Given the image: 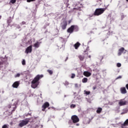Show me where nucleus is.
<instances>
[{"label":"nucleus","mask_w":128,"mask_h":128,"mask_svg":"<svg viewBox=\"0 0 128 128\" xmlns=\"http://www.w3.org/2000/svg\"><path fill=\"white\" fill-rule=\"evenodd\" d=\"M32 46L30 45L26 48L25 50V52L26 54H29V52L30 53L32 52Z\"/></svg>","instance_id":"obj_7"},{"label":"nucleus","mask_w":128,"mask_h":128,"mask_svg":"<svg viewBox=\"0 0 128 128\" xmlns=\"http://www.w3.org/2000/svg\"><path fill=\"white\" fill-rule=\"evenodd\" d=\"M121 18H122V20H124V14L122 15Z\"/></svg>","instance_id":"obj_34"},{"label":"nucleus","mask_w":128,"mask_h":128,"mask_svg":"<svg viewBox=\"0 0 128 128\" xmlns=\"http://www.w3.org/2000/svg\"><path fill=\"white\" fill-rule=\"evenodd\" d=\"M116 66H118V68H120V66H122V64L120 63H118L116 64Z\"/></svg>","instance_id":"obj_28"},{"label":"nucleus","mask_w":128,"mask_h":128,"mask_svg":"<svg viewBox=\"0 0 128 128\" xmlns=\"http://www.w3.org/2000/svg\"><path fill=\"white\" fill-rule=\"evenodd\" d=\"M41 42H36L34 44V48H38L40 46V45Z\"/></svg>","instance_id":"obj_15"},{"label":"nucleus","mask_w":128,"mask_h":128,"mask_svg":"<svg viewBox=\"0 0 128 128\" xmlns=\"http://www.w3.org/2000/svg\"><path fill=\"white\" fill-rule=\"evenodd\" d=\"M2 18V16H0V20Z\"/></svg>","instance_id":"obj_43"},{"label":"nucleus","mask_w":128,"mask_h":128,"mask_svg":"<svg viewBox=\"0 0 128 128\" xmlns=\"http://www.w3.org/2000/svg\"><path fill=\"white\" fill-rule=\"evenodd\" d=\"M118 78H122V76H120L116 78V80H118Z\"/></svg>","instance_id":"obj_35"},{"label":"nucleus","mask_w":128,"mask_h":128,"mask_svg":"<svg viewBox=\"0 0 128 128\" xmlns=\"http://www.w3.org/2000/svg\"><path fill=\"white\" fill-rule=\"evenodd\" d=\"M74 25L71 26L67 30V32H69V34H72L74 31Z\"/></svg>","instance_id":"obj_9"},{"label":"nucleus","mask_w":128,"mask_h":128,"mask_svg":"<svg viewBox=\"0 0 128 128\" xmlns=\"http://www.w3.org/2000/svg\"><path fill=\"white\" fill-rule=\"evenodd\" d=\"M10 126L8 124H4L2 126V128H8Z\"/></svg>","instance_id":"obj_23"},{"label":"nucleus","mask_w":128,"mask_h":128,"mask_svg":"<svg viewBox=\"0 0 128 128\" xmlns=\"http://www.w3.org/2000/svg\"><path fill=\"white\" fill-rule=\"evenodd\" d=\"M102 110V108H98L96 111V112L97 114H100Z\"/></svg>","instance_id":"obj_17"},{"label":"nucleus","mask_w":128,"mask_h":128,"mask_svg":"<svg viewBox=\"0 0 128 128\" xmlns=\"http://www.w3.org/2000/svg\"><path fill=\"white\" fill-rule=\"evenodd\" d=\"M74 30L75 32H78V26L74 25Z\"/></svg>","instance_id":"obj_19"},{"label":"nucleus","mask_w":128,"mask_h":128,"mask_svg":"<svg viewBox=\"0 0 128 128\" xmlns=\"http://www.w3.org/2000/svg\"><path fill=\"white\" fill-rule=\"evenodd\" d=\"M10 2L12 4H15V2H16V0H10Z\"/></svg>","instance_id":"obj_32"},{"label":"nucleus","mask_w":128,"mask_h":128,"mask_svg":"<svg viewBox=\"0 0 128 128\" xmlns=\"http://www.w3.org/2000/svg\"><path fill=\"white\" fill-rule=\"evenodd\" d=\"M16 78H20V74L18 73L15 76Z\"/></svg>","instance_id":"obj_29"},{"label":"nucleus","mask_w":128,"mask_h":128,"mask_svg":"<svg viewBox=\"0 0 128 128\" xmlns=\"http://www.w3.org/2000/svg\"><path fill=\"white\" fill-rule=\"evenodd\" d=\"M82 82H84V83L88 82V78H84L82 80Z\"/></svg>","instance_id":"obj_20"},{"label":"nucleus","mask_w":128,"mask_h":128,"mask_svg":"<svg viewBox=\"0 0 128 128\" xmlns=\"http://www.w3.org/2000/svg\"><path fill=\"white\" fill-rule=\"evenodd\" d=\"M69 24H70V20L69 21Z\"/></svg>","instance_id":"obj_45"},{"label":"nucleus","mask_w":128,"mask_h":128,"mask_svg":"<svg viewBox=\"0 0 128 128\" xmlns=\"http://www.w3.org/2000/svg\"><path fill=\"white\" fill-rule=\"evenodd\" d=\"M76 78V74H72L71 76V78Z\"/></svg>","instance_id":"obj_26"},{"label":"nucleus","mask_w":128,"mask_h":128,"mask_svg":"<svg viewBox=\"0 0 128 128\" xmlns=\"http://www.w3.org/2000/svg\"><path fill=\"white\" fill-rule=\"evenodd\" d=\"M118 104L120 106H126V101L124 100V99L119 100Z\"/></svg>","instance_id":"obj_8"},{"label":"nucleus","mask_w":128,"mask_h":128,"mask_svg":"<svg viewBox=\"0 0 128 128\" xmlns=\"http://www.w3.org/2000/svg\"><path fill=\"white\" fill-rule=\"evenodd\" d=\"M71 120L73 124H76V122H80V118L76 115L72 116L71 117Z\"/></svg>","instance_id":"obj_4"},{"label":"nucleus","mask_w":128,"mask_h":128,"mask_svg":"<svg viewBox=\"0 0 128 128\" xmlns=\"http://www.w3.org/2000/svg\"><path fill=\"white\" fill-rule=\"evenodd\" d=\"M84 92L86 94V96H88V94H90V91H86V90H84Z\"/></svg>","instance_id":"obj_22"},{"label":"nucleus","mask_w":128,"mask_h":128,"mask_svg":"<svg viewBox=\"0 0 128 128\" xmlns=\"http://www.w3.org/2000/svg\"><path fill=\"white\" fill-rule=\"evenodd\" d=\"M22 64L23 66H26V60H22Z\"/></svg>","instance_id":"obj_27"},{"label":"nucleus","mask_w":128,"mask_h":128,"mask_svg":"<svg viewBox=\"0 0 128 128\" xmlns=\"http://www.w3.org/2000/svg\"><path fill=\"white\" fill-rule=\"evenodd\" d=\"M12 108L10 106L8 107V108Z\"/></svg>","instance_id":"obj_44"},{"label":"nucleus","mask_w":128,"mask_h":128,"mask_svg":"<svg viewBox=\"0 0 128 128\" xmlns=\"http://www.w3.org/2000/svg\"><path fill=\"white\" fill-rule=\"evenodd\" d=\"M47 72H48V74H49L50 76H52V74H54V72H52V70H47Z\"/></svg>","instance_id":"obj_21"},{"label":"nucleus","mask_w":128,"mask_h":128,"mask_svg":"<svg viewBox=\"0 0 128 128\" xmlns=\"http://www.w3.org/2000/svg\"><path fill=\"white\" fill-rule=\"evenodd\" d=\"M50 106L48 102H45L42 106V112H46V108H48Z\"/></svg>","instance_id":"obj_5"},{"label":"nucleus","mask_w":128,"mask_h":128,"mask_svg":"<svg viewBox=\"0 0 128 128\" xmlns=\"http://www.w3.org/2000/svg\"><path fill=\"white\" fill-rule=\"evenodd\" d=\"M96 86H93L92 90H96Z\"/></svg>","instance_id":"obj_33"},{"label":"nucleus","mask_w":128,"mask_h":128,"mask_svg":"<svg viewBox=\"0 0 128 128\" xmlns=\"http://www.w3.org/2000/svg\"><path fill=\"white\" fill-rule=\"evenodd\" d=\"M106 10V8H96L94 13L93 14V16H100V14H102Z\"/></svg>","instance_id":"obj_2"},{"label":"nucleus","mask_w":128,"mask_h":128,"mask_svg":"<svg viewBox=\"0 0 128 128\" xmlns=\"http://www.w3.org/2000/svg\"><path fill=\"white\" fill-rule=\"evenodd\" d=\"M68 26V22L66 21H63L62 22H61L60 24V26L63 30H64L66 28V26Z\"/></svg>","instance_id":"obj_6"},{"label":"nucleus","mask_w":128,"mask_h":128,"mask_svg":"<svg viewBox=\"0 0 128 128\" xmlns=\"http://www.w3.org/2000/svg\"><path fill=\"white\" fill-rule=\"evenodd\" d=\"M66 96L65 95V96H64V98H66Z\"/></svg>","instance_id":"obj_46"},{"label":"nucleus","mask_w":128,"mask_h":128,"mask_svg":"<svg viewBox=\"0 0 128 128\" xmlns=\"http://www.w3.org/2000/svg\"><path fill=\"white\" fill-rule=\"evenodd\" d=\"M16 107H14V108H13V110H12V112H14V110H16Z\"/></svg>","instance_id":"obj_39"},{"label":"nucleus","mask_w":128,"mask_h":128,"mask_svg":"<svg viewBox=\"0 0 128 128\" xmlns=\"http://www.w3.org/2000/svg\"><path fill=\"white\" fill-rule=\"evenodd\" d=\"M88 58H91L90 55V56H88Z\"/></svg>","instance_id":"obj_42"},{"label":"nucleus","mask_w":128,"mask_h":128,"mask_svg":"<svg viewBox=\"0 0 128 128\" xmlns=\"http://www.w3.org/2000/svg\"><path fill=\"white\" fill-rule=\"evenodd\" d=\"M27 2H36V0H26Z\"/></svg>","instance_id":"obj_30"},{"label":"nucleus","mask_w":128,"mask_h":128,"mask_svg":"<svg viewBox=\"0 0 128 128\" xmlns=\"http://www.w3.org/2000/svg\"><path fill=\"white\" fill-rule=\"evenodd\" d=\"M68 60V57H66V60H65V62H66L67 60Z\"/></svg>","instance_id":"obj_40"},{"label":"nucleus","mask_w":128,"mask_h":128,"mask_svg":"<svg viewBox=\"0 0 128 128\" xmlns=\"http://www.w3.org/2000/svg\"><path fill=\"white\" fill-rule=\"evenodd\" d=\"M7 22L8 24H10V22H12V19L11 18H10V19H8V20H7Z\"/></svg>","instance_id":"obj_24"},{"label":"nucleus","mask_w":128,"mask_h":128,"mask_svg":"<svg viewBox=\"0 0 128 128\" xmlns=\"http://www.w3.org/2000/svg\"><path fill=\"white\" fill-rule=\"evenodd\" d=\"M42 78H44V75H37L32 82L31 86L32 88H38V86L40 84L38 82Z\"/></svg>","instance_id":"obj_1"},{"label":"nucleus","mask_w":128,"mask_h":128,"mask_svg":"<svg viewBox=\"0 0 128 128\" xmlns=\"http://www.w3.org/2000/svg\"><path fill=\"white\" fill-rule=\"evenodd\" d=\"M70 108H76V104H72L70 106Z\"/></svg>","instance_id":"obj_25"},{"label":"nucleus","mask_w":128,"mask_h":128,"mask_svg":"<svg viewBox=\"0 0 128 128\" xmlns=\"http://www.w3.org/2000/svg\"><path fill=\"white\" fill-rule=\"evenodd\" d=\"M68 84H70V83L68 82L67 81L65 82L64 86H68Z\"/></svg>","instance_id":"obj_31"},{"label":"nucleus","mask_w":128,"mask_h":128,"mask_svg":"<svg viewBox=\"0 0 128 128\" xmlns=\"http://www.w3.org/2000/svg\"><path fill=\"white\" fill-rule=\"evenodd\" d=\"M126 90H128V84H126Z\"/></svg>","instance_id":"obj_37"},{"label":"nucleus","mask_w":128,"mask_h":128,"mask_svg":"<svg viewBox=\"0 0 128 128\" xmlns=\"http://www.w3.org/2000/svg\"><path fill=\"white\" fill-rule=\"evenodd\" d=\"M126 0V2H128V0Z\"/></svg>","instance_id":"obj_47"},{"label":"nucleus","mask_w":128,"mask_h":128,"mask_svg":"<svg viewBox=\"0 0 128 128\" xmlns=\"http://www.w3.org/2000/svg\"><path fill=\"white\" fill-rule=\"evenodd\" d=\"M128 126V119L126 120L125 122H124V124H121V128H126L124 126Z\"/></svg>","instance_id":"obj_12"},{"label":"nucleus","mask_w":128,"mask_h":128,"mask_svg":"<svg viewBox=\"0 0 128 128\" xmlns=\"http://www.w3.org/2000/svg\"><path fill=\"white\" fill-rule=\"evenodd\" d=\"M74 10H78V9L76 8H73V12H74Z\"/></svg>","instance_id":"obj_36"},{"label":"nucleus","mask_w":128,"mask_h":128,"mask_svg":"<svg viewBox=\"0 0 128 128\" xmlns=\"http://www.w3.org/2000/svg\"><path fill=\"white\" fill-rule=\"evenodd\" d=\"M78 58H79V60H84V56H82V55H79L78 56Z\"/></svg>","instance_id":"obj_18"},{"label":"nucleus","mask_w":128,"mask_h":128,"mask_svg":"<svg viewBox=\"0 0 128 128\" xmlns=\"http://www.w3.org/2000/svg\"><path fill=\"white\" fill-rule=\"evenodd\" d=\"M83 74L84 76L88 78V76H92V73L88 71H85L84 72Z\"/></svg>","instance_id":"obj_13"},{"label":"nucleus","mask_w":128,"mask_h":128,"mask_svg":"<svg viewBox=\"0 0 128 128\" xmlns=\"http://www.w3.org/2000/svg\"><path fill=\"white\" fill-rule=\"evenodd\" d=\"M80 44L79 42H77L76 44H75L74 46L76 50H78V48H80Z\"/></svg>","instance_id":"obj_16"},{"label":"nucleus","mask_w":128,"mask_h":128,"mask_svg":"<svg viewBox=\"0 0 128 128\" xmlns=\"http://www.w3.org/2000/svg\"><path fill=\"white\" fill-rule=\"evenodd\" d=\"M84 52H86V51H84Z\"/></svg>","instance_id":"obj_48"},{"label":"nucleus","mask_w":128,"mask_h":128,"mask_svg":"<svg viewBox=\"0 0 128 128\" xmlns=\"http://www.w3.org/2000/svg\"><path fill=\"white\" fill-rule=\"evenodd\" d=\"M76 126H80V124H76Z\"/></svg>","instance_id":"obj_41"},{"label":"nucleus","mask_w":128,"mask_h":128,"mask_svg":"<svg viewBox=\"0 0 128 128\" xmlns=\"http://www.w3.org/2000/svg\"><path fill=\"white\" fill-rule=\"evenodd\" d=\"M18 86H20V82L16 81L12 85V88H18Z\"/></svg>","instance_id":"obj_11"},{"label":"nucleus","mask_w":128,"mask_h":128,"mask_svg":"<svg viewBox=\"0 0 128 128\" xmlns=\"http://www.w3.org/2000/svg\"><path fill=\"white\" fill-rule=\"evenodd\" d=\"M124 48L122 47L118 50V56H122V54L124 52Z\"/></svg>","instance_id":"obj_14"},{"label":"nucleus","mask_w":128,"mask_h":128,"mask_svg":"<svg viewBox=\"0 0 128 128\" xmlns=\"http://www.w3.org/2000/svg\"><path fill=\"white\" fill-rule=\"evenodd\" d=\"M120 92L121 94H126L128 92V91H126V87H122L120 88Z\"/></svg>","instance_id":"obj_10"},{"label":"nucleus","mask_w":128,"mask_h":128,"mask_svg":"<svg viewBox=\"0 0 128 128\" xmlns=\"http://www.w3.org/2000/svg\"><path fill=\"white\" fill-rule=\"evenodd\" d=\"M30 122V118H26L24 120H22L19 126L20 128H22V126H26Z\"/></svg>","instance_id":"obj_3"},{"label":"nucleus","mask_w":128,"mask_h":128,"mask_svg":"<svg viewBox=\"0 0 128 128\" xmlns=\"http://www.w3.org/2000/svg\"><path fill=\"white\" fill-rule=\"evenodd\" d=\"M21 24H26V22L24 21L22 22Z\"/></svg>","instance_id":"obj_38"}]
</instances>
